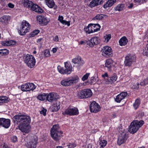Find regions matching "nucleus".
Listing matches in <instances>:
<instances>
[{
	"instance_id": "f257e3e1",
	"label": "nucleus",
	"mask_w": 148,
	"mask_h": 148,
	"mask_svg": "<svg viewBox=\"0 0 148 148\" xmlns=\"http://www.w3.org/2000/svg\"><path fill=\"white\" fill-rule=\"evenodd\" d=\"M14 118L17 123H21L18 126L19 129L22 132L26 133H29L30 130V126L29 123L31 122L29 116L24 115H16Z\"/></svg>"
},
{
	"instance_id": "f03ea898",
	"label": "nucleus",
	"mask_w": 148,
	"mask_h": 148,
	"mask_svg": "<svg viewBox=\"0 0 148 148\" xmlns=\"http://www.w3.org/2000/svg\"><path fill=\"white\" fill-rule=\"evenodd\" d=\"M50 132L51 137L56 141L61 138L63 133L60 130L58 125H53L51 129Z\"/></svg>"
},
{
	"instance_id": "7ed1b4c3",
	"label": "nucleus",
	"mask_w": 148,
	"mask_h": 148,
	"mask_svg": "<svg viewBox=\"0 0 148 148\" xmlns=\"http://www.w3.org/2000/svg\"><path fill=\"white\" fill-rule=\"evenodd\" d=\"M144 123V121L143 120L140 121L137 120L133 121L130 125L129 131L132 134L135 133Z\"/></svg>"
},
{
	"instance_id": "20e7f679",
	"label": "nucleus",
	"mask_w": 148,
	"mask_h": 148,
	"mask_svg": "<svg viewBox=\"0 0 148 148\" xmlns=\"http://www.w3.org/2000/svg\"><path fill=\"white\" fill-rule=\"evenodd\" d=\"M79 80V78L78 76H75L63 79L61 81V83L63 86H68L77 83Z\"/></svg>"
},
{
	"instance_id": "39448f33",
	"label": "nucleus",
	"mask_w": 148,
	"mask_h": 148,
	"mask_svg": "<svg viewBox=\"0 0 148 148\" xmlns=\"http://www.w3.org/2000/svg\"><path fill=\"white\" fill-rule=\"evenodd\" d=\"M24 60L27 66L31 68H33L36 63L35 59L32 56L27 54L24 56Z\"/></svg>"
},
{
	"instance_id": "423d86ee",
	"label": "nucleus",
	"mask_w": 148,
	"mask_h": 148,
	"mask_svg": "<svg viewBox=\"0 0 148 148\" xmlns=\"http://www.w3.org/2000/svg\"><path fill=\"white\" fill-rule=\"evenodd\" d=\"M30 25L26 21H23L21 24V27L18 31L21 35H24L28 32L30 29Z\"/></svg>"
},
{
	"instance_id": "0eeeda50",
	"label": "nucleus",
	"mask_w": 148,
	"mask_h": 148,
	"mask_svg": "<svg viewBox=\"0 0 148 148\" xmlns=\"http://www.w3.org/2000/svg\"><path fill=\"white\" fill-rule=\"evenodd\" d=\"M92 95V92L90 89H86L81 90L77 94L78 98L83 99L90 97Z\"/></svg>"
},
{
	"instance_id": "6e6552de",
	"label": "nucleus",
	"mask_w": 148,
	"mask_h": 148,
	"mask_svg": "<svg viewBox=\"0 0 148 148\" xmlns=\"http://www.w3.org/2000/svg\"><path fill=\"white\" fill-rule=\"evenodd\" d=\"M136 56L135 55H128L126 56L124 62L125 66H130L133 63L136 61Z\"/></svg>"
},
{
	"instance_id": "1a4fd4ad",
	"label": "nucleus",
	"mask_w": 148,
	"mask_h": 148,
	"mask_svg": "<svg viewBox=\"0 0 148 148\" xmlns=\"http://www.w3.org/2000/svg\"><path fill=\"white\" fill-rule=\"evenodd\" d=\"M128 137V135L126 132L125 131L120 133L118 138L117 144L120 145L124 143Z\"/></svg>"
},
{
	"instance_id": "9d476101",
	"label": "nucleus",
	"mask_w": 148,
	"mask_h": 148,
	"mask_svg": "<svg viewBox=\"0 0 148 148\" xmlns=\"http://www.w3.org/2000/svg\"><path fill=\"white\" fill-rule=\"evenodd\" d=\"M100 42V40L99 38L94 36L92 37L90 40L86 41V44L90 47H92L94 45L99 44Z\"/></svg>"
},
{
	"instance_id": "9b49d317",
	"label": "nucleus",
	"mask_w": 148,
	"mask_h": 148,
	"mask_svg": "<svg viewBox=\"0 0 148 148\" xmlns=\"http://www.w3.org/2000/svg\"><path fill=\"white\" fill-rule=\"evenodd\" d=\"M102 55L103 56L108 57L112 56V51L111 48L108 46H104L101 49Z\"/></svg>"
},
{
	"instance_id": "f8f14e48",
	"label": "nucleus",
	"mask_w": 148,
	"mask_h": 148,
	"mask_svg": "<svg viewBox=\"0 0 148 148\" xmlns=\"http://www.w3.org/2000/svg\"><path fill=\"white\" fill-rule=\"evenodd\" d=\"M62 114L64 115L66 114L70 115H75L78 114L79 112L77 108L69 107L67 108L64 112H62Z\"/></svg>"
},
{
	"instance_id": "ddd939ff",
	"label": "nucleus",
	"mask_w": 148,
	"mask_h": 148,
	"mask_svg": "<svg viewBox=\"0 0 148 148\" xmlns=\"http://www.w3.org/2000/svg\"><path fill=\"white\" fill-rule=\"evenodd\" d=\"M36 88L35 86L33 83H27L22 85L21 89L23 91L33 90Z\"/></svg>"
},
{
	"instance_id": "4468645a",
	"label": "nucleus",
	"mask_w": 148,
	"mask_h": 148,
	"mask_svg": "<svg viewBox=\"0 0 148 148\" xmlns=\"http://www.w3.org/2000/svg\"><path fill=\"white\" fill-rule=\"evenodd\" d=\"M38 140V138L36 136H34L27 143L26 146L28 148H36Z\"/></svg>"
},
{
	"instance_id": "2eb2a0df",
	"label": "nucleus",
	"mask_w": 148,
	"mask_h": 148,
	"mask_svg": "<svg viewBox=\"0 0 148 148\" xmlns=\"http://www.w3.org/2000/svg\"><path fill=\"white\" fill-rule=\"evenodd\" d=\"M90 109L92 112L97 113L100 110V106L95 101H93L90 105Z\"/></svg>"
},
{
	"instance_id": "dca6fc26",
	"label": "nucleus",
	"mask_w": 148,
	"mask_h": 148,
	"mask_svg": "<svg viewBox=\"0 0 148 148\" xmlns=\"http://www.w3.org/2000/svg\"><path fill=\"white\" fill-rule=\"evenodd\" d=\"M37 20L39 22L40 24L42 25H46L50 21L49 18L42 16H39L37 17Z\"/></svg>"
},
{
	"instance_id": "f3484780",
	"label": "nucleus",
	"mask_w": 148,
	"mask_h": 148,
	"mask_svg": "<svg viewBox=\"0 0 148 148\" xmlns=\"http://www.w3.org/2000/svg\"><path fill=\"white\" fill-rule=\"evenodd\" d=\"M10 121L9 119L3 118H0V125L5 128H8L10 125Z\"/></svg>"
},
{
	"instance_id": "a211bd4d",
	"label": "nucleus",
	"mask_w": 148,
	"mask_h": 148,
	"mask_svg": "<svg viewBox=\"0 0 148 148\" xmlns=\"http://www.w3.org/2000/svg\"><path fill=\"white\" fill-rule=\"evenodd\" d=\"M30 10L39 14L42 13L43 12V9L36 4L33 3Z\"/></svg>"
},
{
	"instance_id": "6ab92c4d",
	"label": "nucleus",
	"mask_w": 148,
	"mask_h": 148,
	"mask_svg": "<svg viewBox=\"0 0 148 148\" xmlns=\"http://www.w3.org/2000/svg\"><path fill=\"white\" fill-rule=\"evenodd\" d=\"M127 92H123L120 93L116 97L115 99V101L118 103H120L121 101L124 99L127 95Z\"/></svg>"
},
{
	"instance_id": "aec40b11",
	"label": "nucleus",
	"mask_w": 148,
	"mask_h": 148,
	"mask_svg": "<svg viewBox=\"0 0 148 148\" xmlns=\"http://www.w3.org/2000/svg\"><path fill=\"white\" fill-rule=\"evenodd\" d=\"M47 99L49 101L51 102L58 100L56 96V94L53 93H50L48 95L47 94Z\"/></svg>"
},
{
	"instance_id": "412c9836",
	"label": "nucleus",
	"mask_w": 148,
	"mask_h": 148,
	"mask_svg": "<svg viewBox=\"0 0 148 148\" xmlns=\"http://www.w3.org/2000/svg\"><path fill=\"white\" fill-rule=\"evenodd\" d=\"M103 3V0H92L90 3L89 6L92 8L100 5Z\"/></svg>"
},
{
	"instance_id": "4be33fe9",
	"label": "nucleus",
	"mask_w": 148,
	"mask_h": 148,
	"mask_svg": "<svg viewBox=\"0 0 148 148\" xmlns=\"http://www.w3.org/2000/svg\"><path fill=\"white\" fill-rule=\"evenodd\" d=\"M117 78V75L116 74H114L110 78H108L106 80L105 79V83L107 84H112L116 81Z\"/></svg>"
},
{
	"instance_id": "5701e85b",
	"label": "nucleus",
	"mask_w": 148,
	"mask_h": 148,
	"mask_svg": "<svg viewBox=\"0 0 148 148\" xmlns=\"http://www.w3.org/2000/svg\"><path fill=\"white\" fill-rule=\"evenodd\" d=\"M55 102L56 103H54L52 108V110L53 112L58 111L60 107V101L58 100Z\"/></svg>"
},
{
	"instance_id": "b1692460",
	"label": "nucleus",
	"mask_w": 148,
	"mask_h": 148,
	"mask_svg": "<svg viewBox=\"0 0 148 148\" xmlns=\"http://www.w3.org/2000/svg\"><path fill=\"white\" fill-rule=\"evenodd\" d=\"M65 67L66 68V74H70L72 71V67L71 63L69 62H64Z\"/></svg>"
},
{
	"instance_id": "393cba45",
	"label": "nucleus",
	"mask_w": 148,
	"mask_h": 148,
	"mask_svg": "<svg viewBox=\"0 0 148 148\" xmlns=\"http://www.w3.org/2000/svg\"><path fill=\"white\" fill-rule=\"evenodd\" d=\"M72 62L75 64H77L79 66L83 64L84 62L82 60L80 57H77L74 58L72 60Z\"/></svg>"
},
{
	"instance_id": "a878e982",
	"label": "nucleus",
	"mask_w": 148,
	"mask_h": 148,
	"mask_svg": "<svg viewBox=\"0 0 148 148\" xmlns=\"http://www.w3.org/2000/svg\"><path fill=\"white\" fill-rule=\"evenodd\" d=\"M1 22L3 23L6 24L10 20V17L8 16L4 15L0 18Z\"/></svg>"
},
{
	"instance_id": "bb28decb",
	"label": "nucleus",
	"mask_w": 148,
	"mask_h": 148,
	"mask_svg": "<svg viewBox=\"0 0 148 148\" xmlns=\"http://www.w3.org/2000/svg\"><path fill=\"white\" fill-rule=\"evenodd\" d=\"M33 3H34L31 1L28 0H25L23 4L25 7L30 10Z\"/></svg>"
},
{
	"instance_id": "cd10ccee",
	"label": "nucleus",
	"mask_w": 148,
	"mask_h": 148,
	"mask_svg": "<svg viewBox=\"0 0 148 148\" xmlns=\"http://www.w3.org/2000/svg\"><path fill=\"white\" fill-rule=\"evenodd\" d=\"M116 1V0H109L106 3L103 5V7L105 8H106L108 7H111L115 3Z\"/></svg>"
},
{
	"instance_id": "c85d7f7f",
	"label": "nucleus",
	"mask_w": 148,
	"mask_h": 148,
	"mask_svg": "<svg viewBox=\"0 0 148 148\" xmlns=\"http://www.w3.org/2000/svg\"><path fill=\"white\" fill-rule=\"evenodd\" d=\"M91 26L93 32H95L99 30L101 27L98 24H90Z\"/></svg>"
},
{
	"instance_id": "c756f323",
	"label": "nucleus",
	"mask_w": 148,
	"mask_h": 148,
	"mask_svg": "<svg viewBox=\"0 0 148 148\" xmlns=\"http://www.w3.org/2000/svg\"><path fill=\"white\" fill-rule=\"evenodd\" d=\"M113 62L112 60L110 59H108L106 60L105 66L109 70H110Z\"/></svg>"
},
{
	"instance_id": "7c9ffc66",
	"label": "nucleus",
	"mask_w": 148,
	"mask_h": 148,
	"mask_svg": "<svg viewBox=\"0 0 148 148\" xmlns=\"http://www.w3.org/2000/svg\"><path fill=\"white\" fill-rule=\"evenodd\" d=\"M9 101L8 98L7 97L2 96L0 97V105L7 103Z\"/></svg>"
},
{
	"instance_id": "2f4dec72",
	"label": "nucleus",
	"mask_w": 148,
	"mask_h": 148,
	"mask_svg": "<svg viewBox=\"0 0 148 148\" xmlns=\"http://www.w3.org/2000/svg\"><path fill=\"white\" fill-rule=\"evenodd\" d=\"M63 17L62 16L59 15L58 16V20L60 22L63 24L67 25L68 26L70 25L69 22H68L63 20Z\"/></svg>"
},
{
	"instance_id": "473e14b6",
	"label": "nucleus",
	"mask_w": 148,
	"mask_h": 148,
	"mask_svg": "<svg viewBox=\"0 0 148 148\" xmlns=\"http://www.w3.org/2000/svg\"><path fill=\"white\" fill-rule=\"evenodd\" d=\"M127 40L125 37L122 38L119 40V43L121 46H124L127 44Z\"/></svg>"
},
{
	"instance_id": "72a5a7b5",
	"label": "nucleus",
	"mask_w": 148,
	"mask_h": 148,
	"mask_svg": "<svg viewBox=\"0 0 148 148\" xmlns=\"http://www.w3.org/2000/svg\"><path fill=\"white\" fill-rule=\"evenodd\" d=\"M46 4L50 8H53L55 5L53 0H45Z\"/></svg>"
},
{
	"instance_id": "f704fd0d",
	"label": "nucleus",
	"mask_w": 148,
	"mask_h": 148,
	"mask_svg": "<svg viewBox=\"0 0 148 148\" xmlns=\"http://www.w3.org/2000/svg\"><path fill=\"white\" fill-rule=\"evenodd\" d=\"M91 25V24H90L86 27L84 28V30L86 33L90 34L94 32L92 29Z\"/></svg>"
},
{
	"instance_id": "c9c22d12",
	"label": "nucleus",
	"mask_w": 148,
	"mask_h": 148,
	"mask_svg": "<svg viewBox=\"0 0 148 148\" xmlns=\"http://www.w3.org/2000/svg\"><path fill=\"white\" fill-rule=\"evenodd\" d=\"M107 17L108 16L105 14H98L93 18V19L94 20H100L104 18H107Z\"/></svg>"
},
{
	"instance_id": "e433bc0d",
	"label": "nucleus",
	"mask_w": 148,
	"mask_h": 148,
	"mask_svg": "<svg viewBox=\"0 0 148 148\" xmlns=\"http://www.w3.org/2000/svg\"><path fill=\"white\" fill-rule=\"evenodd\" d=\"M37 99L39 100L43 101L47 99V94L42 93L39 95L37 97Z\"/></svg>"
},
{
	"instance_id": "4c0bfd02",
	"label": "nucleus",
	"mask_w": 148,
	"mask_h": 148,
	"mask_svg": "<svg viewBox=\"0 0 148 148\" xmlns=\"http://www.w3.org/2000/svg\"><path fill=\"white\" fill-rule=\"evenodd\" d=\"M125 6L124 4H120L118 5L115 8L116 11H119L123 10Z\"/></svg>"
},
{
	"instance_id": "58836bf2",
	"label": "nucleus",
	"mask_w": 148,
	"mask_h": 148,
	"mask_svg": "<svg viewBox=\"0 0 148 148\" xmlns=\"http://www.w3.org/2000/svg\"><path fill=\"white\" fill-rule=\"evenodd\" d=\"M57 69L58 71L62 74H66V71L64 69L63 67H61L60 66H58L57 67Z\"/></svg>"
},
{
	"instance_id": "ea45409f",
	"label": "nucleus",
	"mask_w": 148,
	"mask_h": 148,
	"mask_svg": "<svg viewBox=\"0 0 148 148\" xmlns=\"http://www.w3.org/2000/svg\"><path fill=\"white\" fill-rule=\"evenodd\" d=\"M140 101L139 99H137L135 100L134 103L133 104V106L136 109H137L139 106Z\"/></svg>"
},
{
	"instance_id": "a19ab883",
	"label": "nucleus",
	"mask_w": 148,
	"mask_h": 148,
	"mask_svg": "<svg viewBox=\"0 0 148 148\" xmlns=\"http://www.w3.org/2000/svg\"><path fill=\"white\" fill-rule=\"evenodd\" d=\"M40 32V31L38 30H34L31 32L29 34V36L30 37H32L34 36H35L37 35Z\"/></svg>"
},
{
	"instance_id": "79ce46f5",
	"label": "nucleus",
	"mask_w": 148,
	"mask_h": 148,
	"mask_svg": "<svg viewBox=\"0 0 148 148\" xmlns=\"http://www.w3.org/2000/svg\"><path fill=\"white\" fill-rule=\"evenodd\" d=\"M99 143L100 145V148H103L106 145L107 142L105 140H101L100 141Z\"/></svg>"
},
{
	"instance_id": "37998d69",
	"label": "nucleus",
	"mask_w": 148,
	"mask_h": 148,
	"mask_svg": "<svg viewBox=\"0 0 148 148\" xmlns=\"http://www.w3.org/2000/svg\"><path fill=\"white\" fill-rule=\"evenodd\" d=\"M148 84V77L142 81L140 84V85L144 86Z\"/></svg>"
},
{
	"instance_id": "c03bdc74",
	"label": "nucleus",
	"mask_w": 148,
	"mask_h": 148,
	"mask_svg": "<svg viewBox=\"0 0 148 148\" xmlns=\"http://www.w3.org/2000/svg\"><path fill=\"white\" fill-rule=\"evenodd\" d=\"M50 53L49 50L46 49L44 51V56L45 57H47L50 56Z\"/></svg>"
},
{
	"instance_id": "a18cd8bd",
	"label": "nucleus",
	"mask_w": 148,
	"mask_h": 148,
	"mask_svg": "<svg viewBox=\"0 0 148 148\" xmlns=\"http://www.w3.org/2000/svg\"><path fill=\"white\" fill-rule=\"evenodd\" d=\"M1 55H7L9 53V51L7 49H1Z\"/></svg>"
},
{
	"instance_id": "49530a36",
	"label": "nucleus",
	"mask_w": 148,
	"mask_h": 148,
	"mask_svg": "<svg viewBox=\"0 0 148 148\" xmlns=\"http://www.w3.org/2000/svg\"><path fill=\"white\" fill-rule=\"evenodd\" d=\"M76 146V145L74 143H70L66 147L68 148H74Z\"/></svg>"
},
{
	"instance_id": "de8ad7c7",
	"label": "nucleus",
	"mask_w": 148,
	"mask_h": 148,
	"mask_svg": "<svg viewBox=\"0 0 148 148\" xmlns=\"http://www.w3.org/2000/svg\"><path fill=\"white\" fill-rule=\"evenodd\" d=\"M1 44L2 45L4 46H9L10 43L9 40H8L2 41L1 42Z\"/></svg>"
},
{
	"instance_id": "09e8293b",
	"label": "nucleus",
	"mask_w": 148,
	"mask_h": 148,
	"mask_svg": "<svg viewBox=\"0 0 148 148\" xmlns=\"http://www.w3.org/2000/svg\"><path fill=\"white\" fill-rule=\"evenodd\" d=\"M89 73H86L85 75H84L82 78V80L83 81H84L87 79L89 76Z\"/></svg>"
},
{
	"instance_id": "8fccbe9b",
	"label": "nucleus",
	"mask_w": 148,
	"mask_h": 148,
	"mask_svg": "<svg viewBox=\"0 0 148 148\" xmlns=\"http://www.w3.org/2000/svg\"><path fill=\"white\" fill-rule=\"evenodd\" d=\"M111 35L110 34H109L107 35L106 37L105 38V41L108 42L109 40L111 39Z\"/></svg>"
},
{
	"instance_id": "3c124183",
	"label": "nucleus",
	"mask_w": 148,
	"mask_h": 148,
	"mask_svg": "<svg viewBox=\"0 0 148 148\" xmlns=\"http://www.w3.org/2000/svg\"><path fill=\"white\" fill-rule=\"evenodd\" d=\"M11 141L12 142L15 143L17 141V138L16 136H14L11 138Z\"/></svg>"
},
{
	"instance_id": "603ef678",
	"label": "nucleus",
	"mask_w": 148,
	"mask_h": 148,
	"mask_svg": "<svg viewBox=\"0 0 148 148\" xmlns=\"http://www.w3.org/2000/svg\"><path fill=\"white\" fill-rule=\"evenodd\" d=\"M9 42L10 43V44H9V46L14 45H15L16 43V42L14 40H9Z\"/></svg>"
},
{
	"instance_id": "864d4df0",
	"label": "nucleus",
	"mask_w": 148,
	"mask_h": 148,
	"mask_svg": "<svg viewBox=\"0 0 148 148\" xmlns=\"http://www.w3.org/2000/svg\"><path fill=\"white\" fill-rule=\"evenodd\" d=\"M147 0H134V1L136 3H140V4L146 2Z\"/></svg>"
},
{
	"instance_id": "5fc2aeb1",
	"label": "nucleus",
	"mask_w": 148,
	"mask_h": 148,
	"mask_svg": "<svg viewBox=\"0 0 148 148\" xmlns=\"http://www.w3.org/2000/svg\"><path fill=\"white\" fill-rule=\"evenodd\" d=\"M47 110L46 109H43L40 112V113L41 114H43L44 116H45L46 115V112Z\"/></svg>"
},
{
	"instance_id": "6e6d98bb",
	"label": "nucleus",
	"mask_w": 148,
	"mask_h": 148,
	"mask_svg": "<svg viewBox=\"0 0 148 148\" xmlns=\"http://www.w3.org/2000/svg\"><path fill=\"white\" fill-rule=\"evenodd\" d=\"M90 79L91 80V83L92 84H94L96 81V79H95L94 77H92Z\"/></svg>"
},
{
	"instance_id": "4d7b16f0",
	"label": "nucleus",
	"mask_w": 148,
	"mask_h": 148,
	"mask_svg": "<svg viewBox=\"0 0 148 148\" xmlns=\"http://www.w3.org/2000/svg\"><path fill=\"white\" fill-rule=\"evenodd\" d=\"M8 6L9 8H12L14 7V5L10 3L8 4Z\"/></svg>"
},
{
	"instance_id": "13d9d810",
	"label": "nucleus",
	"mask_w": 148,
	"mask_h": 148,
	"mask_svg": "<svg viewBox=\"0 0 148 148\" xmlns=\"http://www.w3.org/2000/svg\"><path fill=\"white\" fill-rule=\"evenodd\" d=\"M102 77L104 78V79H105V77H108V75L107 73H105L104 74L102 75Z\"/></svg>"
},
{
	"instance_id": "bf43d9fd",
	"label": "nucleus",
	"mask_w": 148,
	"mask_h": 148,
	"mask_svg": "<svg viewBox=\"0 0 148 148\" xmlns=\"http://www.w3.org/2000/svg\"><path fill=\"white\" fill-rule=\"evenodd\" d=\"M139 84L138 83H137L136 84L134 85V88L136 89H138L139 88Z\"/></svg>"
},
{
	"instance_id": "052dcab7",
	"label": "nucleus",
	"mask_w": 148,
	"mask_h": 148,
	"mask_svg": "<svg viewBox=\"0 0 148 148\" xmlns=\"http://www.w3.org/2000/svg\"><path fill=\"white\" fill-rule=\"evenodd\" d=\"M53 40L55 41H58V36H56L53 39Z\"/></svg>"
},
{
	"instance_id": "680f3d73",
	"label": "nucleus",
	"mask_w": 148,
	"mask_h": 148,
	"mask_svg": "<svg viewBox=\"0 0 148 148\" xmlns=\"http://www.w3.org/2000/svg\"><path fill=\"white\" fill-rule=\"evenodd\" d=\"M57 49L56 48H54L52 49V51L53 53H55L57 51Z\"/></svg>"
},
{
	"instance_id": "e2e57ef3",
	"label": "nucleus",
	"mask_w": 148,
	"mask_h": 148,
	"mask_svg": "<svg viewBox=\"0 0 148 148\" xmlns=\"http://www.w3.org/2000/svg\"><path fill=\"white\" fill-rule=\"evenodd\" d=\"M133 5L132 3L130 4L128 6V8H131L133 7Z\"/></svg>"
},
{
	"instance_id": "0e129e2a",
	"label": "nucleus",
	"mask_w": 148,
	"mask_h": 148,
	"mask_svg": "<svg viewBox=\"0 0 148 148\" xmlns=\"http://www.w3.org/2000/svg\"><path fill=\"white\" fill-rule=\"evenodd\" d=\"M42 38H40V39H38L37 40V42H40V41L41 40H42Z\"/></svg>"
},
{
	"instance_id": "69168bd1",
	"label": "nucleus",
	"mask_w": 148,
	"mask_h": 148,
	"mask_svg": "<svg viewBox=\"0 0 148 148\" xmlns=\"http://www.w3.org/2000/svg\"><path fill=\"white\" fill-rule=\"evenodd\" d=\"M57 148H63L61 146H59L57 147Z\"/></svg>"
},
{
	"instance_id": "338daca9",
	"label": "nucleus",
	"mask_w": 148,
	"mask_h": 148,
	"mask_svg": "<svg viewBox=\"0 0 148 148\" xmlns=\"http://www.w3.org/2000/svg\"><path fill=\"white\" fill-rule=\"evenodd\" d=\"M146 36L147 38H148V31L147 32V33L146 34Z\"/></svg>"
},
{
	"instance_id": "774afa93",
	"label": "nucleus",
	"mask_w": 148,
	"mask_h": 148,
	"mask_svg": "<svg viewBox=\"0 0 148 148\" xmlns=\"http://www.w3.org/2000/svg\"><path fill=\"white\" fill-rule=\"evenodd\" d=\"M3 148H9L8 147H6V146L4 145L3 146Z\"/></svg>"
}]
</instances>
